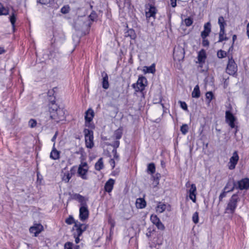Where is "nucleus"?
<instances>
[{
  "mask_svg": "<svg viewBox=\"0 0 249 249\" xmlns=\"http://www.w3.org/2000/svg\"><path fill=\"white\" fill-rule=\"evenodd\" d=\"M239 201V198L237 195H233L227 204L225 209V213L232 214L237 206V202Z\"/></svg>",
  "mask_w": 249,
  "mask_h": 249,
  "instance_id": "nucleus-2",
  "label": "nucleus"
},
{
  "mask_svg": "<svg viewBox=\"0 0 249 249\" xmlns=\"http://www.w3.org/2000/svg\"><path fill=\"white\" fill-rule=\"evenodd\" d=\"M87 225L81 224L77 221V223H75L74 226L72 229L73 236L81 235L83 232L87 230Z\"/></svg>",
  "mask_w": 249,
  "mask_h": 249,
  "instance_id": "nucleus-6",
  "label": "nucleus"
},
{
  "mask_svg": "<svg viewBox=\"0 0 249 249\" xmlns=\"http://www.w3.org/2000/svg\"><path fill=\"white\" fill-rule=\"evenodd\" d=\"M129 32H130V33H131H131H134V31H133V30H130V31H129Z\"/></svg>",
  "mask_w": 249,
  "mask_h": 249,
  "instance_id": "nucleus-60",
  "label": "nucleus"
},
{
  "mask_svg": "<svg viewBox=\"0 0 249 249\" xmlns=\"http://www.w3.org/2000/svg\"><path fill=\"white\" fill-rule=\"evenodd\" d=\"M17 15L16 12H12L11 15L9 17L10 21L12 25L13 28L15 27V23L16 21Z\"/></svg>",
  "mask_w": 249,
  "mask_h": 249,
  "instance_id": "nucleus-31",
  "label": "nucleus"
},
{
  "mask_svg": "<svg viewBox=\"0 0 249 249\" xmlns=\"http://www.w3.org/2000/svg\"><path fill=\"white\" fill-rule=\"evenodd\" d=\"M211 25L210 22H207L204 26V30L201 33L202 38L208 36L211 31Z\"/></svg>",
  "mask_w": 249,
  "mask_h": 249,
  "instance_id": "nucleus-18",
  "label": "nucleus"
},
{
  "mask_svg": "<svg viewBox=\"0 0 249 249\" xmlns=\"http://www.w3.org/2000/svg\"><path fill=\"white\" fill-rule=\"evenodd\" d=\"M144 68L146 69V72L148 73H154L156 71L155 64H153L150 67H145Z\"/></svg>",
  "mask_w": 249,
  "mask_h": 249,
  "instance_id": "nucleus-35",
  "label": "nucleus"
},
{
  "mask_svg": "<svg viewBox=\"0 0 249 249\" xmlns=\"http://www.w3.org/2000/svg\"><path fill=\"white\" fill-rule=\"evenodd\" d=\"M102 76L103 77L102 81V86L105 89H107L109 87L108 83V77L107 73L105 71H103L101 73Z\"/></svg>",
  "mask_w": 249,
  "mask_h": 249,
  "instance_id": "nucleus-21",
  "label": "nucleus"
},
{
  "mask_svg": "<svg viewBox=\"0 0 249 249\" xmlns=\"http://www.w3.org/2000/svg\"><path fill=\"white\" fill-rule=\"evenodd\" d=\"M239 156L237 151H234L232 154V156L230 159V161L228 163V167L229 169L233 170L235 168L239 160Z\"/></svg>",
  "mask_w": 249,
  "mask_h": 249,
  "instance_id": "nucleus-9",
  "label": "nucleus"
},
{
  "mask_svg": "<svg viewBox=\"0 0 249 249\" xmlns=\"http://www.w3.org/2000/svg\"><path fill=\"white\" fill-rule=\"evenodd\" d=\"M180 107L184 110H187V105L185 102L179 101Z\"/></svg>",
  "mask_w": 249,
  "mask_h": 249,
  "instance_id": "nucleus-46",
  "label": "nucleus"
},
{
  "mask_svg": "<svg viewBox=\"0 0 249 249\" xmlns=\"http://www.w3.org/2000/svg\"><path fill=\"white\" fill-rule=\"evenodd\" d=\"M200 92L198 85H196L192 93V96L193 98H198L200 97Z\"/></svg>",
  "mask_w": 249,
  "mask_h": 249,
  "instance_id": "nucleus-28",
  "label": "nucleus"
},
{
  "mask_svg": "<svg viewBox=\"0 0 249 249\" xmlns=\"http://www.w3.org/2000/svg\"><path fill=\"white\" fill-rule=\"evenodd\" d=\"M119 144H120L119 141H116L114 142V143H113V144L112 145L113 146V147L114 148H115L116 149L119 147Z\"/></svg>",
  "mask_w": 249,
  "mask_h": 249,
  "instance_id": "nucleus-52",
  "label": "nucleus"
},
{
  "mask_svg": "<svg viewBox=\"0 0 249 249\" xmlns=\"http://www.w3.org/2000/svg\"><path fill=\"white\" fill-rule=\"evenodd\" d=\"M116 160H115L114 159H110V160H109V164L110 165H111V166L112 167V168H114L115 167V161Z\"/></svg>",
  "mask_w": 249,
  "mask_h": 249,
  "instance_id": "nucleus-51",
  "label": "nucleus"
},
{
  "mask_svg": "<svg viewBox=\"0 0 249 249\" xmlns=\"http://www.w3.org/2000/svg\"><path fill=\"white\" fill-rule=\"evenodd\" d=\"M206 38V37L202 38V44L204 47H208L209 45V42Z\"/></svg>",
  "mask_w": 249,
  "mask_h": 249,
  "instance_id": "nucleus-48",
  "label": "nucleus"
},
{
  "mask_svg": "<svg viewBox=\"0 0 249 249\" xmlns=\"http://www.w3.org/2000/svg\"><path fill=\"white\" fill-rule=\"evenodd\" d=\"M188 126L187 124H183L180 127V131L183 135H185L188 131Z\"/></svg>",
  "mask_w": 249,
  "mask_h": 249,
  "instance_id": "nucleus-36",
  "label": "nucleus"
},
{
  "mask_svg": "<svg viewBox=\"0 0 249 249\" xmlns=\"http://www.w3.org/2000/svg\"><path fill=\"white\" fill-rule=\"evenodd\" d=\"M156 13L157 9L156 7L150 5L149 8L145 12V16L147 20L149 21L151 18L155 19Z\"/></svg>",
  "mask_w": 249,
  "mask_h": 249,
  "instance_id": "nucleus-14",
  "label": "nucleus"
},
{
  "mask_svg": "<svg viewBox=\"0 0 249 249\" xmlns=\"http://www.w3.org/2000/svg\"><path fill=\"white\" fill-rule=\"evenodd\" d=\"M237 66L232 58L229 59L226 71L230 75L234 74L237 71Z\"/></svg>",
  "mask_w": 249,
  "mask_h": 249,
  "instance_id": "nucleus-8",
  "label": "nucleus"
},
{
  "mask_svg": "<svg viewBox=\"0 0 249 249\" xmlns=\"http://www.w3.org/2000/svg\"><path fill=\"white\" fill-rule=\"evenodd\" d=\"M114 183L115 180L113 179L109 178L105 183V190L109 193H110L113 188Z\"/></svg>",
  "mask_w": 249,
  "mask_h": 249,
  "instance_id": "nucleus-19",
  "label": "nucleus"
},
{
  "mask_svg": "<svg viewBox=\"0 0 249 249\" xmlns=\"http://www.w3.org/2000/svg\"><path fill=\"white\" fill-rule=\"evenodd\" d=\"M104 167L103 159L102 158H100L95 164V169L96 170L100 171Z\"/></svg>",
  "mask_w": 249,
  "mask_h": 249,
  "instance_id": "nucleus-25",
  "label": "nucleus"
},
{
  "mask_svg": "<svg viewBox=\"0 0 249 249\" xmlns=\"http://www.w3.org/2000/svg\"><path fill=\"white\" fill-rule=\"evenodd\" d=\"M89 18L90 20H91L92 21H93L97 18L96 13L93 12H92L89 16Z\"/></svg>",
  "mask_w": 249,
  "mask_h": 249,
  "instance_id": "nucleus-47",
  "label": "nucleus"
},
{
  "mask_svg": "<svg viewBox=\"0 0 249 249\" xmlns=\"http://www.w3.org/2000/svg\"><path fill=\"white\" fill-rule=\"evenodd\" d=\"M213 94L212 92L209 91L206 93V98L207 99L209 100V103L211 102L213 98Z\"/></svg>",
  "mask_w": 249,
  "mask_h": 249,
  "instance_id": "nucleus-44",
  "label": "nucleus"
},
{
  "mask_svg": "<svg viewBox=\"0 0 249 249\" xmlns=\"http://www.w3.org/2000/svg\"><path fill=\"white\" fill-rule=\"evenodd\" d=\"M79 248V246H76L75 247V249H78Z\"/></svg>",
  "mask_w": 249,
  "mask_h": 249,
  "instance_id": "nucleus-61",
  "label": "nucleus"
},
{
  "mask_svg": "<svg viewBox=\"0 0 249 249\" xmlns=\"http://www.w3.org/2000/svg\"><path fill=\"white\" fill-rule=\"evenodd\" d=\"M5 52L6 51L3 48L0 47V54L5 53Z\"/></svg>",
  "mask_w": 249,
  "mask_h": 249,
  "instance_id": "nucleus-57",
  "label": "nucleus"
},
{
  "mask_svg": "<svg viewBox=\"0 0 249 249\" xmlns=\"http://www.w3.org/2000/svg\"><path fill=\"white\" fill-rule=\"evenodd\" d=\"M225 117L226 123L231 128H234L235 127L234 122L236 121L234 116L230 111H226Z\"/></svg>",
  "mask_w": 249,
  "mask_h": 249,
  "instance_id": "nucleus-11",
  "label": "nucleus"
},
{
  "mask_svg": "<svg viewBox=\"0 0 249 249\" xmlns=\"http://www.w3.org/2000/svg\"><path fill=\"white\" fill-rule=\"evenodd\" d=\"M225 187H228L227 192L232 191L234 188H236V183L231 180H229Z\"/></svg>",
  "mask_w": 249,
  "mask_h": 249,
  "instance_id": "nucleus-27",
  "label": "nucleus"
},
{
  "mask_svg": "<svg viewBox=\"0 0 249 249\" xmlns=\"http://www.w3.org/2000/svg\"><path fill=\"white\" fill-rule=\"evenodd\" d=\"M249 188V178H245L236 183V189H239L241 190H247Z\"/></svg>",
  "mask_w": 249,
  "mask_h": 249,
  "instance_id": "nucleus-10",
  "label": "nucleus"
},
{
  "mask_svg": "<svg viewBox=\"0 0 249 249\" xmlns=\"http://www.w3.org/2000/svg\"><path fill=\"white\" fill-rule=\"evenodd\" d=\"M136 206L139 209L144 208L146 206V202L142 198H138L136 201Z\"/></svg>",
  "mask_w": 249,
  "mask_h": 249,
  "instance_id": "nucleus-23",
  "label": "nucleus"
},
{
  "mask_svg": "<svg viewBox=\"0 0 249 249\" xmlns=\"http://www.w3.org/2000/svg\"><path fill=\"white\" fill-rule=\"evenodd\" d=\"M228 187H225L224 189H223V191L222 193H221V194L219 196V201H221L222 200V199L226 197V194L228 192H227V189Z\"/></svg>",
  "mask_w": 249,
  "mask_h": 249,
  "instance_id": "nucleus-37",
  "label": "nucleus"
},
{
  "mask_svg": "<svg viewBox=\"0 0 249 249\" xmlns=\"http://www.w3.org/2000/svg\"><path fill=\"white\" fill-rule=\"evenodd\" d=\"M184 22L186 26H190L192 24L193 22V19L190 17L188 18L184 19Z\"/></svg>",
  "mask_w": 249,
  "mask_h": 249,
  "instance_id": "nucleus-39",
  "label": "nucleus"
},
{
  "mask_svg": "<svg viewBox=\"0 0 249 249\" xmlns=\"http://www.w3.org/2000/svg\"><path fill=\"white\" fill-rule=\"evenodd\" d=\"M147 171L151 174H153L155 173V166L153 163L148 164L147 166Z\"/></svg>",
  "mask_w": 249,
  "mask_h": 249,
  "instance_id": "nucleus-34",
  "label": "nucleus"
},
{
  "mask_svg": "<svg viewBox=\"0 0 249 249\" xmlns=\"http://www.w3.org/2000/svg\"><path fill=\"white\" fill-rule=\"evenodd\" d=\"M52 0H37V1L41 4H47L50 3Z\"/></svg>",
  "mask_w": 249,
  "mask_h": 249,
  "instance_id": "nucleus-49",
  "label": "nucleus"
},
{
  "mask_svg": "<svg viewBox=\"0 0 249 249\" xmlns=\"http://www.w3.org/2000/svg\"><path fill=\"white\" fill-rule=\"evenodd\" d=\"M70 11V7L68 5H65L61 9V12L63 14H67Z\"/></svg>",
  "mask_w": 249,
  "mask_h": 249,
  "instance_id": "nucleus-43",
  "label": "nucleus"
},
{
  "mask_svg": "<svg viewBox=\"0 0 249 249\" xmlns=\"http://www.w3.org/2000/svg\"><path fill=\"white\" fill-rule=\"evenodd\" d=\"M187 187H190V188L188 190L189 194V198L191 199L193 202H196V188L195 184H190V182L188 181L186 184Z\"/></svg>",
  "mask_w": 249,
  "mask_h": 249,
  "instance_id": "nucleus-7",
  "label": "nucleus"
},
{
  "mask_svg": "<svg viewBox=\"0 0 249 249\" xmlns=\"http://www.w3.org/2000/svg\"><path fill=\"white\" fill-rule=\"evenodd\" d=\"M153 184H154V187L157 186L159 184V179H158V178H154V183H153Z\"/></svg>",
  "mask_w": 249,
  "mask_h": 249,
  "instance_id": "nucleus-53",
  "label": "nucleus"
},
{
  "mask_svg": "<svg viewBox=\"0 0 249 249\" xmlns=\"http://www.w3.org/2000/svg\"><path fill=\"white\" fill-rule=\"evenodd\" d=\"M123 130L121 128H119L114 132L113 137L115 139L119 140L121 138Z\"/></svg>",
  "mask_w": 249,
  "mask_h": 249,
  "instance_id": "nucleus-30",
  "label": "nucleus"
},
{
  "mask_svg": "<svg viewBox=\"0 0 249 249\" xmlns=\"http://www.w3.org/2000/svg\"><path fill=\"white\" fill-rule=\"evenodd\" d=\"M112 152L114 153V157L113 159H114L117 161L119 160V156L117 153V151L116 149H114L112 151Z\"/></svg>",
  "mask_w": 249,
  "mask_h": 249,
  "instance_id": "nucleus-50",
  "label": "nucleus"
},
{
  "mask_svg": "<svg viewBox=\"0 0 249 249\" xmlns=\"http://www.w3.org/2000/svg\"><path fill=\"white\" fill-rule=\"evenodd\" d=\"M65 222L67 224L69 225L77 223V222H75L74 218L71 216H70L67 219H66Z\"/></svg>",
  "mask_w": 249,
  "mask_h": 249,
  "instance_id": "nucleus-42",
  "label": "nucleus"
},
{
  "mask_svg": "<svg viewBox=\"0 0 249 249\" xmlns=\"http://www.w3.org/2000/svg\"><path fill=\"white\" fill-rule=\"evenodd\" d=\"M206 57V55L205 51L202 50L199 52L197 59L199 63H204L205 61Z\"/></svg>",
  "mask_w": 249,
  "mask_h": 249,
  "instance_id": "nucleus-24",
  "label": "nucleus"
},
{
  "mask_svg": "<svg viewBox=\"0 0 249 249\" xmlns=\"http://www.w3.org/2000/svg\"><path fill=\"white\" fill-rule=\"evenodd\" d=\"M74 198L80 203V207L87 206V202L88 198L76 194L74 195Z\"/></svg>",
  "mask_w": 249,
  "mask_h": 249,
  "instance_id": "nucleus-20",
  "label": "nucleus"
},
{
  "mask_svg": "<svg viewBox=\"0 0 249 249\" xmlns=\"http://www.w3.org/2000/svg\"><path fill=\"white\" fill-rule=\"evenodd\" d=\"M227 39H228V38L225 35V29H220V32L219 33L218 42H222L223 40H226Z\"/></svg>",
  "mask_w": 249,
  "mask_h": 249,
  "instance_id": "nucleus-29",
  "label": "nucleus"
},
{
  "mask_svg": "<svg viewBox=\"0 0 249 249\" xmlns=\"http://www.w3.org/2000/svg\"><path fill=\"white\" fill-rule=\"evenodd\" d=\"M37 122L36 120L31 119L29 121L28 125L31 128H34L36 126Z\"/></svg>",
  "mask_w": 249,
  "mask_h": 249,
  "instance_id": "nucleus-38",
  "label": "nucleus"
},
{
  "mask_svg": "<svg viewBox=\"0 0 249 249\" xmlns=\"http://www.w3.org/2000/svg\"><path fill=\"white\" fill-rule=\"evenodd\" d=\"M218 24L220 26V29H225L226 23L223 17H219L218 21Z\"/></svg>",
  "mask_w": 249,
  "mask_h": 249,
  "instance_id": "nucleus-32",
  "label": "nucleus"
},
{
  "mask_svg": "<svg viewBox=\"0 0 249 249\" xmlns=\"http://www.w3.org/2000/svg\"><path fill=\"white\" fill-rule=\"evenodd\" d=\"M198 213L197 212H195L192 217V220L196 224L198 222Z\"/></svg>",
  "mask_w": 249,
  "mask_h": 249,
  "instance_id": "nucleus-41",
  "label": "nucleus"
},
{
  "mask_svg": "<svg viewBox=\"0 0 249 249\" xmlns=\"http://www.w3.org/2000/svg\"><path fill=\"white\" fill-rule=\"evenodd\" d=\"M89 170V167L86 162H82L79 165L77 174L79 177L83 179L87 180L88 179L87 173Z\"/></svg>",
  "mask_w": 249,
  "mask_h": 249,
  "instance_id": "nucleus-5",
  "label": "nucleus"
},
{
  "mask_svg": "<svg viewBox=\"0 0 249 249\" xmlns=\"http://www.w3.org/2000/svg\"><path fill=\"white\" fill-rule=\"evenodd\" d=\"M55 143H53L52 150L50 155V158L53 160H57L60 158V151L56 150L55 147Z\"/></svg>",
  "mask_w": 249,
  "mask_h": 249,
  "instance_id": "nucleus-17",
  "label": "nucleus"
},
{
  "mask_svg": "<svg viewBox=\"0 0 249 249\" xmlns=\"http://www.w3.org/2000/svg\"><path fill=\"white\" fill-rule=\"evenodd\" d=\"M236 39V35H233V36H232V40H233V43L234 42V41Z\"/></svg>",
  "mask_w": 249,
  "mask_h": 249,
  "instance_id": "nucleus-59",
  "label": "nucleus"
},
{
  "mask_svg": "<svg viewBox=\"0 0 249 249\" xmlns=\"http://www.w3.org/2000/svg\"><path fill=\"white\" fill-rule=\"evenodd\" d=\"M84 132L86 147L89 148H92L94 146L93 131L89 129H85Z\"/></svg>",
  "mask_w": 249,
  "mask_h": 249,
  "instance_id": "nucleus-4",
  "label": "nucleus"
},
{
  "mask_svg": "<svg viewBox=\"0 0 249 249\" xmlns=\"http://www.w3.org/2000/svg\"><path fill=\"white\" fill-rule=\"evenodd\" d=\"M73 243L70 242H67L65 244L64 249H73Z\"/></svg>",
  "mask_w": 249,
  "mask_h": 249,
  "instance_id": "nucleus-45",
  "label": "nucleus"
},
{
  "mask_svg": "<svg viewBox=\"0 0 249 249\" xmlns=\"http://www.w3.org/2000/svg\"><path fill=\"white\" fill-rule=\"evenodd\" d=\"M49 112L50 118L54 120L56 122H59L63 120L65 116V113L63 110L58 107L54 103H51L49 107Z\"/></svg>",
  "mask_w": 249,
  "mask_h": 249,
  "instance_id": "nucleus-1",
  "label": "nucleus"
},
{
  "mask_svg": "<svg viewBox=\"0 0 249 249\" xmlns=\"http://www.w3.org/2000/svg\"><path fill=\"white\" fill-rule=\"evenodd\" d=\"M171 2V5L173 7H175L177 5V0H170Z\"/></svg>",
  "mask_w": 249,
  "mask_h": 249,
  "instance_id": "nucleus-54",
  "label": "nucleus"
},
{
  "mask_svg": "<svg viewBox=\"0 0 249 249\" xmlns=\"http://www.w3.org/2000/svg\"><path fill=\"white\" fill-rule=\"evenodd\" d=\"M81 235H77V236H74V237L75 238V242L76 244H78L79 242V241H80L79 237Z\"/></svg>",
  "mask_w": 249,
  "mask_h": 249,
  "instance_id": "nucleus-55",
  "label": "nucleus"
},
{
  "mask_svg": "<svg viewBox=\"0 0 249 249\" xmlns=\"http://www.w3.org/2000/svg\"><path fill=\"white\" fill-rule=\"evenodd\" d=\"M74 168L75 167L73 166L71 169L70 171H67L64 173L62 177V179L63 181L67 183L69 181L72 176L74 174Z\"/></svg>",
  "mask_w": 249,
  "mask_h": 249,
  "instance_id": "nucleus-16",
  "label": "nucleus"
},
{
  "mask_svg": "<svg viewBox=\"0 0 249 249\" xmlns=\"http://www.w3.org/2000/svg\"><path fill=\"white\" fill-rule=\"evenodd\" d=\"M147 83L146 78L144 76H141L139 77L137 82L133 84L132 86L136 92H142L147 86Z\"/></svg>",
  "mask_w": 249,
  "mask_h": 249,
  "instance_id": "nucleus-3",
  "label": "nucleus"
},
{
  "mask_svg": "<svg viewBox=\"0 0 249 249\" xmlns=\"http://www.w3.org/2000/svg\"><path fill=\"white\" fill-rule=\"evenodd\" d=\"M247 35L249 38V23H248L247 25Z\"/></svg>",
  "mask_w": 249,
  "mask_h": 249,
  "instance_id": "nucleus-58",
  "label": "nucleus"
},
{
  "mask_svg": "<svg viewBox=\"0 0 249 249\" xmlns=\"http://www.w3.org/2000/svg\"><path fill=\"white\" fill-rule=\"evenodd\" d=\"M150 219L152 222L156 226L158 229L160 230H164V226L156 215H152Z\"/></svg>",
  "mask_w": 249,
  "mask_h": 249,
  "instance_id": "nucleus-13",
  "label": "nucleus"
},
{
  "mask_svg": "<svg viewBox=\"0 0 249 249\" xmlns=\"http://www.w3.org/2000/svg\"><path fill=\"white\" fill-rule=\"evenodd\" d=\"M217 55L219 58H222L226 56L227 53L224 51L220 50L218 51Z\"/></svg>",
  "mask_w": 249,
  "mask_h": 249,
  "instance_id": "nucleus-40",
  "label": "nucleus"
},
{
  "mask_svg": "<svg viewBox=\"0 0 249 249\" xmlns=\"http://www.w3.org/2000/svg\"><path fill=\"white\" fill-rule=\"evenodd\" d=\"M8 14V10L4 7L0 2V15H7Z\"/></svg>",
  "mask_w": 249,
  "mask_h": 249,
  "instance_id": "nucleus-33",
  "label": "nucleus"
},
{
  "mask_svg": "<svg viewBox=\"0 0 249 249\" xmlns=\"http://www.w3.org/2000/svg\"><path fill=\"white\" fill-rule=\"evenodd\" d=\"M89 215V212L87 206L80 207L79 209V218L83 221L87 220Z\"/></svg>",
  "mask_w": 249,
  "mask_h": 249,
  "instance_id": "nucleus-12",
  "label": "nucleus"
},
{
  "mask_svg": "<svg viewBox=\"0 0 249 249\" xmlns=\"http://www.w3.org/2000/svg\"><path fill=\"white\" fill-rule=\"evenodd\" d=\"M94 115L93 111L91 109H89L86 112L85 119L86 122H90L93 119Z\"/></svg>",
  "mask_w": 249,
  "mask_h": 249,
  "instance_id": "nucleus-22",
  "label": "nucleus"
},
{
  "mask_svg": "<svg viewBox=\"0 0 249 249\" xmlns=\"http://www.w3.org/2000/svg\"><path fill=\"white\" fill-rule=\"evenodd\" d=\"M57 134H58V132H56L55 134L54 135V136H53V137L52 139V141L54 143H55V139H56V138L57 137Z\"/></svg>",
  "mask_w": 249,
  "mask_h": 249,
  "instance_id": "nucleus-56",
  "label": "nucleus"
},
{
  "mask_svg": "<svg viewBox=\"0 0 249 249\" xmlns=\"http://www.w3.org/2000/svg\"><path fill=\"white\" fill-rule=\"evenodd\" d=\"M166 208V205L165 204L162 202H159L156 208V211L157 213H162L165 210Z\"/></svg>",
  "mask_w": 249,
  "mask_h": 249,
  "instance_id": "nucleus-26",
  "label": "nucleus"
},
{
  "mask_svg": "<svg viewBox=\"0 0 249 249\" xmlns=\"http://www.w3.org/2000/svg\"><path fill=\"white\" fill-rule=\"evenodd\" d=\"M43 230V227L40 224H35L34 226L30 227L29 229L30 232L34 233L35 236H37Z\"/></svg>",
  "mask_w": 249,
  "mask_h": 249,
  "instance_id": "nucleus-15",
  "label": "nucleus"
},
{
  "mask_svg": "<svg viewBox=\"0 0 249 249\" xmlns=\"http://www.w3.org/2000/svg\"><path fill=\"white\" fill-rule=\"evenodd\" d=\"M232 48V46H231L229 50L231 49V48Z\"/></svg>",
  "mask_w": 249,
  "mask_h": 249,
  "instance_id": "nucleus-62",
  "label": "nucleus"
}]
</instances>
